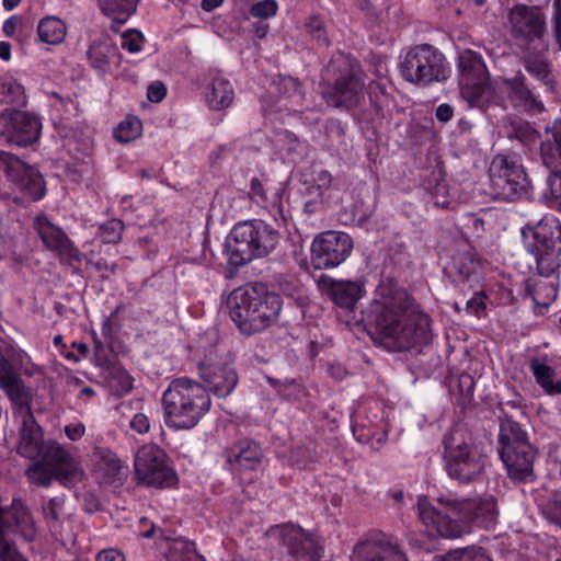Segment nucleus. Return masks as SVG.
I'll return each mask as SVG.
<instances>
[{"label":"nucleus","instance_id":"1","mask_svg":"<svg viewBox=\"0 0 561 561\" xmlns=\"http://www.w3.org/2000/svg\"><path fill=\"white\" fill-rule=\"evenodd\" d=\"M367 321L390 351H408L432 340L428 314L404 288L391 282H381L377 286Z\"/></svg>","mask_w":561,"mask_h":561},{"label":"nucleus","instance_id":"2","mask_svg":"<svg viewBox=\"0 0 561 561\" xmlns=\"http://www.w3.org/2000/svg\"><path fill=\"white\" fill-rule=\"evenodd\" d=\"M416 510L430 535L437 534L445 538L462 536L470 523L488 528L496 522L499 515L493 495L460 500L448 494L438 496L434 502L421 495Z\"/></svg>","mask_w":561,"mask_h":561},{"label":"nucleus","instance_id":"3","mask_svg":"<svg viewBox=\"0 0 561 561\" xmlns=\"http://www.w3.org/2000/svg\"><path fill=\"white\" fill-rule=\"evenodd\" d=\"M230 317L244 335L262 332L275 324L283 308L282 297L263 283L234 289L228 299Z\"/></svg>","mask_w":561,"mask_h":561},{"label":"nucleus","instance_id":"4","mask_svg":"<svg viewBox=\"0 0 561 561\" xmlns=\"http://www.w3.org/2000/svg\"><path fill=\"white\" fill-rule=\"evenodd\" d=\"M162 410L165 424L175 430H192L208 413L210 396L205 387L188 377L173 379L163 391Z\"/></svg>","mask_w":561,"mask_h":561},{"label":"nucleus","instance_id":"5","mask_svg":"<svg viewBox=\"0 0 561 561\" xmlns=\"http://www.w3.org/2000/svg\"><path fill=\"white\" fill-rule=\"evenodd\" d=\"M280 241L279 232L263 220L237 224L225 242V253L232 266H243L270 255Z\"/></svg>","mask_w":561,"mask_h":561},{"label":"nucleus","instance_id":"6","mask_svg":"<svg viewBox=\"0 0 561 561\" xmlns=\"http://www.w3.org/2000/svg\"><path fill=\"white\" fill-rule=\"evenodd\" d=\"M322 96L334 107L353 108L365 96V73L343 56L330 60L322 71Z\"/></svg>","mask_w":561,"mask_h":561},{"label":"nucleus","instance_id":"7","mask_svg":"<svg viewBox=\"0 0 561 561\" xmlns=\"http://www.w3.org/2000/svg\"><path fill=\"white\" fill-rule=\"evenodd\" d=\"M444 460L447 474L461 484L477 481L484 471V457L472 435L462 426L444 436Z\"/></svg>","mask_w":561,"mask_h":561},{"label":"nucleus","instance_id":"8","mask_svg":"<svg viewBox=\"0 0 561 561\" xmlns=\"http://www.w3.org/2000/svg\"><path fill=\"white\" fill-rule=\"evenodd\" d=\"M499 454L507 474L518 482L535 480V450L529 443L527 432L510 416L500 420Z\"/></svg>","mask_w":561,"mask_h":561},{"label":"nucleus","instance_id":"9","mask_svg":"<svg viewBox=\"0 0 561 561\" xmlns=\"http://www.w3.org/2000/svg\"><path fill=\"white\" fill-rule=\"evenodd\" d=\"M525 249L535 256L539 274L549 276L558 267L561 253V226L554 217H543L522 229Z\"/></svg>","mask_w":561,"mask_h":561},{"label":"nucleus","instance_id":"10","mask_svg":"<svg viewBox=\"0 0 561 561\" xmlns=\"http://www.w3.org/2000/svg\"><path fill=\"white\" fill-rule=\"evenodd\" d=\"M26 473L31 482L42 486H48L54 479L69 485L83 477L79 463L56 442L46 446L43 460L33 463Z\"/></svg>","mask_w":561,"mask_h":561},{"label":"nucleus","instance_id":"11","mask_svg":"<svg viewBox=\"0 0 561 561\" xmlns=\"http://www.w3.org/2000/svg\"><path fill=\"white\" fill-rule=\"evenodd\" d=\"M399 69L404 80L422 85L444 81L448 77L445 56L430 44L412 47L400 61Z\"/></svg>","mask_w":561,"mask_h":561},{"label":"nucleus","instance_id":"12","mask_svg":"<svg viewBox=\"0 0 561 561\" xmlns=\"http://www.w3.org/2000/svg\"><path fill=\"white\" fill-rule=\"evenodd\" d=\"M512 38L520 49L548 46L547 18L541 7L515 4L507 14Z\"/></svg>","mask_w":561,"mask_h":561},{"label":"nucleus","instance_id":"13","mask_svg":"<svg viewBox=\"0 0 561 561\" xmlns=\"http://www.w3.org/2000/svg\"><path fill=\"white\" fill-rule=\"evenodd\" d=\"M489 176L491 194L496 199L514 201L528 187L523 165L510 156L496 154L490 164Z\"/></svg>","mask_w":561,"mask_h":561},{"label":"nucleus","instance_id":"14","mask_svg":"<svg viewBox=\"0 0 561 561\" xmlns=\"http://www.w3.org/2000/svg\"><path fill=\"white\" fill-rule=\"evenodd\" d=\"M165 454L156 445L142 446L135 457V474L144 484L165 488L175 481V473L167 465Z\"/></svg>","mask_w":561,"mask_h":561},{"label":"nucleus","instance_id":"15","mask_svg":"<svg viewBox=\"0 0 561 561\" xmlns=\"http://www.w3.org/2000/svg\"><path fill=\"white\" fill-rule=\"evenodd\" d=\"M353 249L352 238L340 231H324L311 244V263L317 270L333 268L343 263Z\"/></svg>","mask_w":561,"mask_h":561},{"label":"nucleus","instance_id":"16","mask_svg":"<svg viewBox=\"0 0 561 561\" xmlns=\"http://www.w3.org/2000/svg\"><path fill=\"white\" fill-rule=\"evenodd\" d=\"M41 129V121L33 114L9 108L0 113V137L8 142L26 147L38 139Z\"/></svg>","mask_w":561,"mask_h":561},{"label":"nucleus","instance_id":"17","mask_svg":"<svg viewBox=\"0 0 561 561\" xmlns=\"http://www.w3.org/2000/svg\"><path fill=\"white\" fill-rule=\"evenodd\" d=\"M459 85L462 96L469 102H476L483 94L489 75L481 57L472 51L465 50L459 55Z\"/></svg>","mask_w":561,"mask_h":561},{"label":"nucleus","instance_id":"18","mask_svg":"<svg viewBox=\"0 0 561 561\" xmlns=\"http://www.w3.org/2000/svg\"><path fill=\"white\" fill-rule=\"evenodd\" d=\"M35 230L46 249L54 251L61 262H80V251L73 245L67 234L46 216H37Z\"/></svg>","mask_w":561,"mask_h":561},{"label":"nucleus","instance_id":"19","mask_svg":"<svg viewBox=\"0 0 561 561\" xmlns=\"http://www.w3.org/2000/svg\"><path fill=\"white\" fill-rule=\"evenodd\" d=\"M198 376L203 380V386L208 394L213 393L218 398H226L231 394L239 382L236 369L221 363L199 364Z\"/></svg>","mask_w":561,"mask_h":561},{"label":"nucleus","instance_id":"20","mask_svg":"<svg viewBox=\"0 0 561 561\" xmlns=\"http://www.w3.org/2000/svg\"><path fill=\"white\" fill-rule=\"evenodd\" d=\"M226 461L233 471H256L262 467L264 451L252 438H241L224 450Z\"/></svg>","mask_w":561,"mask_h":561},{"label":"nucleus","instance_id":"21","mask_svg":"<svg viewBox=\"0 0 561 561\" xmlns=\"http://www.w3.org/2000/svg\"><path fill=\"white\" fill-rule=\"evenodd\" d=\"M353 561H408V559L385 534H376L355 546Z\"/></svg>","mask_w":561,"mask_h":561},{"label":"nucleus","instance_id":"22","mask_svg":"<svg viewBox=\"0 0 561 561\" xmlns=\"http://www.w3.org/2000/svg\"><path fill=\"white\" fill-rule=\"evenodd\" d=\"M522 49V64L531 78L542 84L549 94L556 93V76L545 49L540 47Z\"/></svg>","mask_w":561,"mask_h":561},{"label":"nucleus","instance_id":"23","mask_svg":"<svg viewBox=\"0 0 561 561\" xmlns=\"http://www.w3.org/2000/svg\"><path fill=\"white\" fill-rule=\"evenodd\" d=\"M318 284L341 308H353L365 294L363 280H337L328 275H321Z\"/></svg>","mask_w":561,"mask_h":561},{"label":"nucleus","instance_id":"24","mask_svg":"<svg viewBox=\"0 0 561 561\" xmlns=\"http://www.w3.org/2000/svg\"><path fill=\"white\" fill-rule=\"evenodd\" d=\"M288 554L294 561H319L322 546L317 537L300 527H291L283 536Z\"/></svg>","mask_w":561,"mask_h":561},{"label":"nucleus","instance_id":"25","mask_svg":"<svg viewBox=\"0 0 561 561\" xmlns=\"http://www.w3.org/2000/svg\"><path fill=\"white\" fill-rule=\"evenodd\" d=\"M91 466L93 474L100 483L112 484L123 480L122 461L110 448L95 447L91 455Z\"/></svg>","mask_w":561,"mask_h":561},{"label":"nucleus","instance_id":"26","mask_svg":"<svg viewBox=\"0 0 561 561\" xmlns=\"http://www.w3.org/2000/svg\"><path fill=\"white\" fill-rule=\"evenodd\" d=\"M504 84L507 89L508 98L515 106L534 113H541L545 111L543 103L528 87L526 77L522 71H518L515 77L506 79Z\"/></svg>","mask_w":561,"mask_h":561},{"label":"nucleus","instance_id":"27","mask_svg":"<svg viewBox=\"0 0 561 561\" xmlns=\"http://www.w3.org/2000/svg\"><path fill=\"white\" fill-rule=\"evenodd\" d=\"M19 453L26 458L35 459L43 451V434L31 411L22 414Z\"/></svg>","mask_w":561,"mask_h":561},{"label":"nucleus","instance_id":"28","mask_svg":"<svg viewBox=\"0 0 561 561\" xmlns=\"http://www.w3.org/2000/svg\"><path fill=\"white\" fill-rule=\"evenodd\" d=\"M0 389L5 392L13 403L22 404L26 401L27 393L13 365L0 352Z\"/></svg>","mask_w":561,"mask_h":561},{"label":"nucleus","instance_id":"29","mask_svg":"<svg viewBox=\"0 0 561 561\" xmlns=\"http://www.w3.org/2000/svg\"><path fill=\"white\" fill-rule=\"evenodd\" d=\"M540 154L543 164L553 173H561V123L556 122L546 129Z\"/></svg>","mask_w":561,"mask_h":561},{"label":"nucleus","instance_id":"30","mask_svg":"<svg viewBox=\"0 0 561 561\" xmlns=\"http://www.w3.org/2000/svg\"><path fill=\"white\" fill-rule=\"evenodd\" d=\"M12 172L16 173L14 181L19 188L30 198L37 201L45 195L44 179L35 168L19 163Z\"/></svg>","mask_w":561,"mask_h":561},{"label":"nucleus","instance_id":"31","mask_svg":"<svg viewBox=\"0 0 561 561\" xmlns=\"http://www.w3.org/2000/svg\"><path fill=\"white\" fill-rule=\"evenodd\" d=\"M116 55L117 47L107 38L94 41L87 51L90 65L100 72L108 69L110 60Z\"/></svg>","mask_w":561,"mask_h":561},{"label":"nucleus","instance_id":"32","mask_svg":"<svg viewBox=\"0 0 561 561\" xmlns=\"http://www.w3.org/2000/svg\"><path fill=\"white\" fill-rule=\"evenodd\" d=\"M529 368L537 383L547 394L553 396L561 393V379L558 381L553 380L556 371L552 367L540 362L538 358H531L529 362Z\"/></svg>","mask_w":561,"mask_h":561},{"label":"nucleus","instance_id":"33","mask_svg":"<svg viewBox=\"0 0 561 561\" xmlns=\"http://www.w3.org/2000/svg\"><path fill=\"white\" fill-rule=\"evenodd\" d=\"M233 96L234 92L231 83L227 79L217 77L211 82L206 100L213 110H221L231 105Z\"/></svg>","mask_w":561,"mask_h":561},{"label":"nucleus","instance_id":"34","mask_svg":"<svg viewBox=\"0 0 561 561\" xmlns=\"http://www.w3.org/2000/svg\"><path fill=\"white\" fill-rule=\"evenodd\" d=\"M65 23L57 16L43 18L37 25V34L43 43L58 45L66 37Z\"/></svg>","mask_w":561,"mask_h":561},{"label":"nucleus","instance_id":"35","mask_svg":"<svg viewBox=\"0 0 561 561\" xmlns=\"http://www.w3.org/2000/svg\"><path fill=\"white\" fill-rule=\"evenodd\" d=\"M138 0H98L100 10L115 22L125 23L135 12Z\"/></svg>","mask_w":561,"mask_h":561},{"label":"nucleus","instance_id":"36","mask_svg":"<svg viewBox=\"0 0 561 561\" xmlns=\"http://www.w3.org/2000/svg\"><path fill=\"white\" fill-rule=\"evenodd\" d=\"M479 261L471 250H458L453 256L451 268L459 276L460 280L468 279L477 272Z\"/></svg>","mask_w":561,"mask_h":561},{"label":"nucleus","instance_id":"37","mask_svg":"<svg viewBox=\"0 0 561 561\" xmlns=\"http://www.w3.org/2000/svg\"><path fill=\"white\" fill-rule=\"evenodd\" d=\"M305 30L317 45L321 47L331 45L327 22L320 14H311L305 22Z\"/></svg>","mask_w":561,"mask_h":561},{"label":"nucleus","instance_id":"38","mask_svg":"<svg viewBox=\"0 0 561 561\" xmlns=\"http://www.w3.org/2000/svg\"><path fill=\"white\" fill-rule=\"evenodd\" d=\"M442 561H492L481 547H467L450 551Z\"/></svg>","mask_w":561,"mask_h":561},{"label":"nucleus","instance_id":"39","mask_svg":"<svg viewBox=\"0 0 561 561\" xmlns=\"http://www.w3.org/2000/svg\"><path fill=\"white\" fill-rule=\"evenodd\" d=\"M108 382L113 391L123 394L133 389V378L126 369L112 367L108 373Z\"/></svg>","mask_w":561,"mask_h":561},{"label":"nucleus","instance_id":"40","mask_svg":"<svg viewBox=\"0 0 561 561\" xmlns=\"http://www.w3.org/2000/svg\"><path fill=\"white\" fill-rule=\"evenodd\" d=\"M124 222L119 219H111L98 228L96 236L103 243H117L122 239Z\"/></svg>","mask_w":561,"mask_h":561},{"label":"nucleus","instance_id":"41","mask_svg":"<svg viewBox=\"0 0 561 561\" xmlns=\"http://www.w3.org/2000/svg\"><path fill=\"white\" fill-rule=\"evenodd\" d=\"M3 101L18 106L26 103L24 87L15 80H7L1 85Z\"/></svg>","mask_w":561,"mask_h":561},{"label":"nucleus","instance_id":"42","mask_svg":"<svg viewBox=\"0 0 561 561\" xmlns=\"http://www.w3.org/2000/svg\"><path fill=\"white\" fill-rule=\"evenodd\" d=\"M141 123L136 117L121 122L114 130V137L119 142H128L140 134Z\"/></svg>","mask_w":561,"mask_h":561},{"label":"nucleus","instance_id":"43","mask_svg":"<svg viewBox=\"0 0 561 561\" xmlns=\"http://www.w3.org/2000/svg\"><path fill=\"white\" fill-rule=\"evenodd\" d=\"M275 85L279 93L294 100V103L300 104L304 100V93L300 82L293 77H280Z\"/></svg>","mask_w":561,"mask_h":561},{"label":"nucleus","instance_id":"44","mask_svg":"<svg viewBox=\"0 0 561 561\" xmlns=\"http://www.w3.org/2000/svg\"><path fill=\"white\" fill-rule=\"evenodd\" d=\"M277 10L278 4L275 0H262L251 7L250 13L254 18L268 19L274 16Z\"/></svg>","mask_w":561,"mask_h":561},{"label":"nucleus","instance_id":"45","mask_svg":"<svg viewBox=\"0 0 561 561\" xmlns=\"http://www.w3.org/2000/svg\"><path fill=\"white\" fill-rule=\"evenodd\" d=\"M144 37L140 32L129 30L122 35V47L131 54L139 53Z\"/></svg>","mask_w":561,"mask_h":561},{"label":"nucleus","instance_id":"46","mask_svg":"<svg viewBox=\"0 0 561 561\" xmlns=\"http://www.w3.org/2000/svg\"><path fill=\"white\" fill-rule=\"evenodd\" d=\"M65 500L62 496H56L50 499L46 504L43 505V513L47 520H58L62 512Z\"/></svg>","mask_w":561,"mask_h":561},{"label":"nucleus","instance_id":"47","mask_svg":"<svg viewBox=\"0 0 561 561\" xmlns=\"http://www.w3.org/2000/svg\"><path fill=\"white\" fill-rule=\"evenodd\" d=\"M250 197L255 203H263L267 199V194L263 187V183L260 179L253 178L250 182Z\"/></svg>","mask_w":561,"mask_h":561},{"label":"nucleus","instance_id":"48","mask_svg":"<svg viewBox=\"0 0 561 561\" xmlns=\"http://www.w3.org/2000/svg\"><path fill=\"white\" fill-rule=\"evenodd\" d=\"M485 296L483 294H476L472 298H470L466 304V309L469 313L476 314L477 317H481V313L485 309L484 304Z\"/></svg>","mask_w":561,"mask_h":561},{"label":"nucleus","instance_id":"49","mask_svg":"<svg viewBox=\"0 0 561 561\" xmlns=\"http://www.w3.org/2000/svg\"><path fill=\"white\" fill-rule=\"evenodd\" d=\"M167 94L164 84L160 81H156L148 87L147 98L150 102L159 103Z\"/></svg>","mask_w":561,"mask_h":561},{"label":"nucleus","instance_id":"50","mask_svg":"<svg viewBox=\"0 0 561 561\" xmlns=\"http://www.w3.org/2000/svg\"><path fill=\"white\" fill-rule=\"evenodd\" d=\"M312 181L320 191L328 190L332 183V175L324 169H316Z\"/></svg>","mask_w":561,"mask_h":561},{"label":"nucleus","instance_id":"51","mask_svg":"<svg viewBox=\"0 0 561 561\" xmlns=\"http://www.w3.org/2000/svg\"><path fill=\"white\" fill-rule=\"evenodd\" d=\"M549 515L551 520L561 527V491L553 494V500L549 507Z\"/></svg>","mask_w":561,"mask_h":561},{"label":"nucleus","instance_id":"52","mask_svg":"<svg viewBox=\"0 0 561 561\" xmlns=\"http://www.w3.org/2000/svg\"><path fill=\"white\" fill-rule=\"evenodd\" d=\"M130 427L139 434L147 433L150 428L149 419L144 413H137L130 421Z\"/></svg>","mask_w":561,"mask_h":561},{"label":"nucleus","instance_id":"53","mask_svg":"<svg viewBox=\"0 0 561 561\" xmlns=\"http://www.w3.org/2000/svg\"><path fill=\"white\" fill-rule=\"evenodd\" d=\"M556 12L553 15V34L558 44L559 50H561V0L554 1Z\"/></svg>","mask_w":561,"mask_h":561},{"label":"nucleus","instance_id":"54","mask_svg":"<svg viewBox=\"0 0 561 561\" xmlns=\"http://www.w3.org/2000/svg\"><path fill=\"white\" fill-rule=\"evenodd\" d=\"M549 183L551 187L552 197L561 208V173H553L549 178Z\"/></svg>","mask_w":561,"mask_h":561},{"label":"nucleus","instance_id":"55","mask_svg":"<svg viewBox=\"0 0 561 561\" xmlns=\"http://www.w3.org/2000/svg\"><path fill=\"white\" fill-rule=\"evenodd\" d=\"M85 432V427L82 423H71L65 426V434L71 440L80 439Z\"/></svg>","mask_w":561,"mask_h":561},{"label":"nucleus","instance_id":"56","mask_svg":"<svg viewBox=\"0 0 561 561\" xmlns=\"http://www.w3.org/2000/svg\"><path fill=\"white\" fill-rule=\"evenodd\" d=\"M446 193V186L444 184L438 183L434 191L432 192V198L437 206L447 207L449 205V201Z\"/></svg>","mask_w":561,"mask_h":561},{"label":"nucleus","instance_id":"57","mask_svg":"<svg viewBox=\"0 0 561 561\" xmlns=\"http://www.w3.org/2000/svg\"><path fill=\"white\" fill-rule=\"evenodd\" d=\"M96 561H125V557L117 549H104L98 553Z\"/></svg>","mask_w":561,"mask_h":561},{"label":"nucleus","instance_id":"58","mask_svg":"<svg viewBox=\"0 0 561 561\" xmlns=\"http://www.w3.org/2000/svg\"><path fill=\"white\" fill-rule=\"evenodd\" d=\"M435 115H436L437 121H439L440 123H446L453 117L454 108L449 104H446V103L440 104L436 108Z\"/></svg>","mask_w":561,"mask_h":561},{"label":"nucleus","instance_id":"59","mask_svg":"<svg viewBox=\"0 0 561 561\" xmlns=\"http://www.w3.org/2000/svg\"><path fill=\"white\" fill-rule=\"evenodd\" d=\"M172 550L192 553L195 552V545L194 542L180 538L173 541Z\"/></svg>","mask_w":561,"mask_h":561},{"label":"nucleus","instance_id":"60","mask_svg":"<svg viewBox=\"0 0 561 561\" xmlns=\"http://www.w3.org/2000/svg\"><path fill=\"white\" fill-rule=\"evenodd\" d=\"M353 434L357 442L362 444H369L373 440V434L370 431H366L364 427L354 426Z\"/></svg>","mask_w":561,"mask_h":561},{"label":"nucleus","instance_id":"61","mask_svg":"<svg viewBox=\"0 0 561 561\" xmlns=\"http://www.w3.org/2000/svg\"><path fill=\"white\" fill-rule=\"evenodd\" d=\"M21 20L18 16H11L3 23V32L7 36H12L14 34V31L16 30L18 25L20 24Z\"/></svg>","mask_w":561,"mask_h":561},{"label":"nucleus","instance_id":"62","mask_svg":"<svg viewBox=\"0 0 561 561\" xmlns=\"http://www.w3.org/2000/svg\"><path fill=\"white\" fill-rule=\"evenodd\" d=\"M328 134L330 136H335L337 138V142L342 144L344 141V129L340 123H333L328 128Z\"/></svg>","mask_w":561,"mask_h":561},{"label":"nucleus","instance_id":"63","mask_svg":"<svg viewBox=\"0 0 561 561\" xmlns=\"http://www.w3.org/2000/svg\"><path fill=\"white\" fill-rule=\"evenodd\" d=\"M330 375L339 380H342L346 376V371L343 366L341 365H331L329 368Z\"/></svg>","mask_w":561,"mask_h":561},{"label":"nucleus","instance_id":"64","mask_svg":"<svg viewBox=\"0 0 561 561\" xmlns=\"http://www.w3.org/2000/svg\"><path fill=\"white\" fill-rule=\"evenodd\" d=\"M270 31V25L265 22H259L255 25L254 34L257 38H264Z\"/></svg>","mask_w":561,"mask_h":561}]
</instances>
